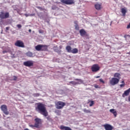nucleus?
<instances>
[{"mask_svg": "<svg viewBox=\"0 0 130 130\" xmlns=\"http://www.w3.org/2000/svg\"><path fill=\"white\" fill-rule=\"evenodd\" d=\"M36 111H37L38 113L42 114V115L44 116V117H46V118H47V120H51L50 116H48V112L46 109V107L45 104L41 103L37 104Z\"/></svg>", "mask_w": 130, "mask_h": 130, "instance_id": "1", "label": "nucleus"}, {"mask_svg": "<svg viewBox=\"0 0 130 130\" xmlns=\"http://www.w3.org/2000/svg\"><path fill=\"white\" fill-rule=\"evenodd\" d=\"M66 103H63L61 101H59L55 104V106H56V108L57 109H62L65 106H66Z\"/></svg>", "mask_w": 130, "mask_h": 130, "instance_id": "2", "label": "nucleus"}, {"mask_svg": "<svg viewBox=\"0 0 130 130\" xmlns=\"http://www.w3.org/2000/svg\"><path fill=\"white\" fill-rule=\"evenodd\" d=\"M10 17V14L9 12H5L1 11L0 12V18L2 19H5L9 18Z\"/></svg>", "mask_w": 130, "mask_h": 130, "instance_id": "3", "label": "nucleus"}, {"mask_svg": "<svg viewBox=\"0 0 130 130\" xmlns=\"http://www.w3.org/2000/svg\"><path fill=\"white\" fill-rule=\"evenodd\" d=\"M119 79H117L115 77H112L111 79L109 81L110 84L112 86H115V85L117 84L119 82Z\"/></svg>", "mask_w": 130, "mask_h": 130, "instance_id": "4", "label": "nucleus"}, {"mask_svg": "<svg viewBox=\"0 0 130 130\" xmlns=\"http://www.w3.org/2000/svg\"><path fill=\"white\" fill-rule=\"evenodd\" d=\"M91 70L92 72H98L100 70V67L98 64H93L91 67Z\"/></svg>", "mask_w": 130, "mask_h": 130, "instance_id": "5", "label": "nucleus"}, {"mask_svg": "<svg viewBox=\"0 0 130 130\" xmlns=\"http://www.w3.org/2000/svg\"><path fill=\"white\" fill-rule=\"evenodd\" d=\"M15 46L20 47V48H24V42L21 41V40H17L16 42L15 43Z\"/></svg>", "mask_w": 130, "mask_h": 130, "instance_id": "6", "label": "nucleus"}, {"mask_svg": "<svg viewBox=\"0 0 130 130\" xmlns=\"http://www.w3.org/2000/svg\"><path fill=\"white\" fill-rule=\"evenodd\" d=\"M35 126L36 128H39L40 125L42 123V120L40 118H37L35 119Z\"/></svg>", "mask_w": 130, "mask_h": 130, "instance_id": "7", "label": "nucleus"}, {"mask_svg": "<svg viewBox=\"0 0 130 130\" xmlns=\"http://www.w3.org/2000/svg\"><path fill=\"white\" fill-rule=\"evenodd\" d=\"M23 64L24 66L27 67H33L34 64V61L29 60L28 61H25V62H24Z\"/></svg>", "mask_w": 130, "mask_h": 130, "instance_id": "8", "label": "nucleus"}, {"mask_svg": "<svg viewBox=\"0 0 130 130\" xmlns=\"http://www.w3.org/2000/svg\"><path fill=\"white\" fill-rule=\"evenodd\" d=\"M61 3L67 5H71L74 4V0H61Z\"/></svg>", "mask_w": 130, "mask_h": 130, "instance_id": "9", "label": "nucleus"}, {"mask_svg": "<svg viewBox=\"0 0 130 130\" xmlns=\"http://www.w3.org/2000/svg\"><path fill=\"white\" fill-rule=\"evenodd\" d=\"M1 110L6 115L9 114V112L8 111L7 106L6 105H4L1 106Z\"/></svg>", "mask_w": 130, "mask_h": 130, "instance_id": "10", "label": "nucleus"}, {"mask_svg": "<svg viewBox=\"0 0 130 130\" xmlns=\"http://www.w3.org/2000/svg\"><path fill=\"white\" fill-rule=\"evenodd\" d=\"M75 80L78 81L79 82H76V81H70L69 83L74 85H76L77 84H80L83 83V81L82 80V79H78V78H76Z\"/></svg>", "mask_w": 130, "mask_h": 130, "instance_id": "11", "label": "nucleus"}, {"mask_svg": "<svg viewBox=\"0 0 130 130\" xmlns=\"http://www.w3.org/2000/svg\"><path fill=\"white\" fill-rule=\"evenodd\" d=\"M79 34L81 37H84V36L88 37V36L87 32L84 29H80Z\"/></svg>", "mask_w": 130, "mask_h": 130, "instance_id": "12", "label": "nucleus"}, {"mask_svg": "<svg viewBox=\"0 0 130 130\" xmlns=\"http://www.w3.org/2000/svg\"><path fill=\"white\" fill-rule=\"evenodd\" d=\"M103 126L105 130H113L114 128L112 125L109 124H104Z\"/></svg>", "mask_w": 130, "mask_h": 130, "instance_id": "13", "label": "nucleus"}, {"mask_svg": "<svg viewBox=\"0 0 130 130\" xmlns=\"http://www.w3.org/2000/svg\"><path fill=\"white\" fill-rule=\"evenodd\" d=\"M129 93H130V88L124 92V93L122 94V97L124 98L125 96H128L129 95Z\"/></svg>", "mask_w": 130, "mask_h": 130, "instance_id": "14", "label": "nucleus"}, {"mask_svg": "<svg viewBox=\"0 0 130 130\" xmlns=\"http://www.w3.org/2000/svg\"><path fill=\"white\" fill-rule=\"evenodd\" d=\"M121 12L123 17H125L126 15V13H127V10L126 8H122L121 9Z\"/></svg>", "mask_w": 130, "mask_h": 130, "instance_id": "15", "label": "nucleus"}, {"mask_svg": "<svg viewBox=\"0 0 130 130\" xmlns=\"http://www.w3.org/2000/svg\"><path fill=\"white\" fill-rule=\"evenodd\" d=\"M48 46L47 45L42 44L41 51H48Z\"/></svg>", "mask_w": 130, "mask_h": 130, "instance_id": "16", "label": "nucleus"}, {"mask_svg": "<svg viewBox=\"0 0 130 130\" xmlns=\"http://www.w3.org/2000/svg\"><path fill=\"white\" fill-rule=\"evenodd\" d=\"M114 78L118 79V80L120 81V79H121V74L120 73H114L113 75Z\"/></svg>", "mask_w": 130, "mask_h": 130, "instance_id": "17", "label": "nucleus"}, {"mask_svg": "<svg viewBox=\"0 0 130 130\" xmlns=\"http://www.w3.org/2000/svg\"><path fill=\"white\" fill-rule=\"evenodd\" d=\"M60 129L61 130H72L71 128L69 126H64L63 125H61L60 126Z\"/></svg>", "mask_w": 130, "mask_h": 130, "instance_id": "18", "label": "nucleus"}, {"mask_svg": "<svg viewBox=\"0 0 130 130\" xmlns=\"http://www.w3.org/2000/svg\"><path fill=\"white\" fill-rule=\"evenodd\" d=\"M94 8L96 10L100 11L101 10V5L100 4H96L94 5Z\"/></svg>", "mask_w": 130, "mask_h": 130, "instance_id": "19", "label": "nucleus"}, {"mask_svg": "<svg viewBox=\"0 0 130 130\" xmlns=\"http://www.w3.org/2000/svg\"><path fill=\"white\" fill-rule=\"evenodd\" d=\"M110 112H111V113H112L115 117H116L117 113V112L115 111V110L114 109H111L109 110Z\"/></svg>", "mask_w": 130, "mask_h": 130, "instance_id": "20", "label": "nucleus"}, {"mask_svg": "<svg viewBox=\"0 0 130 130\" xmlns=\"http://www.w3.org/2000/svg\"><path fill=\"white\" fill-rule=\"evenodd\" d=\"M36 49L38 51H41L42 44H39L35 47Z\"/></svg>", "mask_w": 130, "mask_h": 130, "instance_id": "21", "label": "nucleus"}, {"mask_svg": "<svg viewBox=\"0 0 130 130\" xmlns=\"http://www.w3.org/2000/svg\"><path fill=\"white\" fill-rule=\"evenodd\" d=\"M71 53L73 54H76L78 53V49L76 48L72 49Z\"/></svg>", "mask_w": 130, "mask_h": 130, "instance_id": "22", "label": "nucleus"}, {"mask_svg": "<svg viewBox=\"0 0 130 130\" xmlns=\"http://www.w3.org/2000/svg\"><path fill=\"white\" fill-rule=\"evenodd\" d=\"M66 50H67V52L68 53H71L72 49V47H71V46H66Z\"/></svg>", "mask_w": 130, "mask_h": 130, "instance_id": "23", "label": "nucleus"}, {"mask_svg": "<svg viewBox=\"0 0 130 130\" xmlns=\"http://www.w3.org/2000/svg\"><path fill=\"white\" fill-rule=\"evenodd\" d=\"M33 55H34L33 53L30 51H28L26 53L27 56L29 57H33Z\"/></svg>", "mask_w": 130, "mask_h": 130, "instance_id": "24", "label": "nucleus"}, {"mask_svg": "<svg viewBox=\"0 0 130 130\" xmlns=\"http://www.w3.org/2000/svg\"><path fill=\"white\" fill-rule=\"evenodd\" d=\"M54 51H55V52H57L58 53H60V52H61V50H59L57 48V46H54Z\"/></svg>", "mask_w": 130, "mask_h": 130, "instance_id": "25", "label": "nucleus"}, {"mask_svg": "<svg viewBox=\"0 0 130 130\" xmlns=\"http://www.w3.org/2000/svg\"><path fill=\"white\" fill-rule=\"evenodd\" d=\"M83 111L85 113H91L92 112H91L90 110H87L86 108L83 109Z\"/></svg>", "mask_w": 130, "mask_h": 130, "instance_id": "26", "label": "nucleus"}, {"mask_svg": "<svg viewBox=\"0 0 130 130\" xmlns=\"http://www.w3.org/2000/svg\"><path fill=\"white\" fill-rule=\"evenodd\" d=\"M121 83H122V84H120L119 86L120 88H123L125 85V82L124 81V80H123L122 81H121Z\"/></svg>", "mask_w": 130, "mask_h": 130, "instance_id": "27", "label": "nucleus"}, {"mask_svg": "<svg viewBox=\"0 0 130 130\" xmlns=\"http://www.w3.org/2000/svg\"><path fill=\"white\" fill-rule=\"evenodd\" d=\"M37 8H38V9L40 10V11H46V10L45 8H43L41 7H37Z\"/></svg>", "mask_w": 130, "mask_h": 130, "instance_id": "28", "label": "nucleus"}, {"mask_svg": "<svg viewBox=\"0 0 130 130\" xmlns=\"http://www.w3.org/2000/svg\"><path fill=\"white\" fill-rule=\"evenodd\" d=\"M94 104V101L90 102L89 107H92Z\"/></svg>", "mask_w": 130, "mask_h": 130, "instance_id": "29", "label": "nucleus"}, {"mask_svg": "<svg viewBox=\"0 0 130 130\" xmlns=\"http://www.w3.org/2000/svg\"><path fill=\"white\" fill-rule=\"evenodd\" d=\"M75 29L76 30H79V25L76 24L75 25Z\"/></svg>", "mask_w": 130, "mask_h": 130, "instance_id": "30", "label": "nucleus"}, {"mask_svg": "<svg viewBox=\"0 0 130 130\" xmlns=\"http://www.w3.org/2000/svg\"><path fill=\"white\" fill-rule=\"evenodd\" d=\"M55 112L57 114H58V115H60V113H61V111H59V110H57L56 111H55Z\"/></svg>", "mask_w": 130, "mask_h": 130, "instance_id": "31", "label": "nucleus"}, {"mask_svg": "<svg viewBox=\"0 0 130 130\" xmlns=\"http://www.w3.org/2000/svg\"><path fill=\"white\" fill-rule=\"evenodd\" d=\"M35 15H36L35 13L29 14V16L30 17H33V16H35Z\"/></svg>", "mask_w": 130, "mask_h": 130, "instance_id": "32", "label": "nucleus"}, {"mask_svg": "<svg viewBox=\"0 0 130 130\" xmlns=\"http://www.w3.org/2000/svg\"><path fill=\"white\" fill-rule=\"evenodd\" d=\"M35 97H38L40 96V94L39 93H35L33 95Z\"/></svg>", "mask_w": 130, "mask_h": 130, "instance_id": "33", "label": "nucleus"}, {"mask_svg": "<svg viewBox=\"0 0 130 130\" xmlns=\"http://www.w3.org/2000/svg\"><path fill=\"white\" fill-rule=\"evenodd\" d=\"M39 32H40V34H43L44 31L43 29H40V30H39Z\"/></svg>", "mask_w": 130, "mask_h": 130, "instance_id": "34", "label": "nucleus"}, {"mask_svg": "<svg viewBox=\"0 0 130 130\" xmlns=\"http://www.w3.org/2000/svg\"><path fill=\"white\" fill-rule=\"evenodd\" d=\"M17 79V76H13V81H16Z\"/></svg>", "mask_w": 130, "mask_h": 130, "instance_id": "35", "label": "nucleus"}, {"mask_svg": "<svg viewBox=\"0 0 130 130\" xmlns=\"http://www.w3.org/2000/svg\"><path fill=\"white\" fill-rule=\"evenodd\" d=\"M99 81L100 82H102L103 84H104L105 83V81L103 80V79H99Z\"/></svg>", "mask_w": 130, "mask_h": 130, "instance_id": "36", "label": "nucleus"}, {"mask_svg": "<svg viewBox=\"0 0 130 130\" xmlns=\"http://www.w3.org/2000/svg\"><path fill=\"white\" fill-rule=\"evenodd\" d=\"M94 87L95 88H99V85H98V84H94Z\"/></svg>", "mask_w": 130, "mask_h": 130, "instance_id": "37", "label": "nucleus"}, {"mask_svg": "<svg viewBox=\"0 0 130 130\" xmlns=\"http://www.w3.org/2000/svg\"><path fill=\"white\" fill-rule=\"evenodd\" d=\"M126 28H127V29H129V28H130V22H129V24L127 25Z\"/></svg>", "mask_w": 130, "mask_h": 130, "instance_id": "38", "label": "nucleus"}, {"mask_svg": "<svg viewBox=\"0 0 130 130\" xmlns=\"http://www.w3.org/2000/svg\"><path fill=\"white\" fill-rule=\"evenodd\" d=\"M17 27L18 28H21V27H22L21 24H18L17 25Z\"/></svg>", "mask_w": 130, "mask_h": 130, "instance_id": "39", "label": "nucleus"}, {"mask_svg": "<svg viewBox=\"0 0 130 130\" xmlns=\"http://www.w3.org/2000/svg\"><path fill=\"white\" fill-rule=\"evenodd\" d=\"M125 37H128V38H130V35H126L125 36Z\"/></svg>", "mask_w": 130, "mask_h": 130, "instance_id": "40", "label": "nucleus"}, {"mask_svg": "<svg viewBox=\"0 0 130 130\" xmlns=\"http://www.w3.org/2000/svg\"><path fill=\"white\" fill-rule=\"evenodd\" d=\"M25 16L26 17L29 16V14H25Z\"/></svg>", "mask_w": 130, "mask_h": 130, "instance_id": "41", "label": "nucleus"}, {"mask_svg": "<svg viewBox=\"0 0 130 130\" xmlns=\"http://www.w3.org/2000/svg\"><path fill=\"white\" fill-rule=\"evenodd\" d=\"M29 126L31 127H32V128H33V127H35V125H30Z\"/></svg>", "mask_w": 130, "mask_h": 130, "instance_id": "42", "label": "nucleus"}, {"mask_svg": "<svg viewBox=\"0 0 130 130\" xmlns=\"http://www.w3.org/2000/svg\"><path fill=\"white\" fill-rule=\"evenodd\" d=\"M10 27H6V29L7 30H9Z\"/></svg>", "mask_w": 130, "mask_h": 130, "instance_id": "43", "label": "nucleus"}, {"mask_svg": "<svg viewBox=\"0 0 130 130\" xmlns=\"http://www.w3.org/2000/svg\"><path fill=\"white\" fill-rule=\"evenodd\" d=\"M128 101L130 102V95L128 97Z\"/></svg>", "mask_w": 130, "mask_h": 130, "instance_id": "44", "label": "nucleus"}, {"mask_svg": "<svg viewBox=\"0 0 130 130\" xmlns=\"http://www.w3.org/2000/svg\"><path fill=\"white\" fill-rule=\"evenodd\" d=\"M95 78H96V79H98V78H100V76H95Z\"/></svg>", "mask_w": 130, "mask_h": 130, "instance_id": "45", "label": "nucleus"}, {"mask_svg": "<svg viewBox=\"0 0 130 130\" xmlns=\"http://www.w3.org/2000/svg\"><path fill=\"white\" fill-rule=\"evenodd\" d=\"M29 32H31V29H29Z\"/></svg>", "mask_w": 130, "mask_h": 130, "instance_id": "46", "label": "nucleus"}, {"mask_svg": "<svg viewBox=\"0 0 130 130\" xmlns=\"http://www.w3.org/2000/svg\"><path fill=\"white\" fill-rule=\"evenodd\" d=\"M24 130H29L28 128H25Z\"/></svg>", "mask_w": 130, "mask_h": 130, "instance_id": "47", "label": "nucleus"}, {"mask_svg": "<svg viewBox=\"0 0 130 130\" xmlns=\"http://www.w3.org/2000/svg\"><path fill=\"white\" fill-rule=\"evenodd\" d=\"M129 66H130V64H129Z\"/></svg>", "mask_w": 130, "mask_h": 130, "instance_id": "48", "label": "nucleus"}]
</instances>
